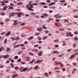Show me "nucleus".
Segmentation results:
<instances>
[{"mask_svg":"<svg viewBox=\"0 0 78 78\" xmlns=\"http://www.w3.org/2000/svg\"><path fill=\"white\" fill-rule=\"evenodd\" d=\"M17 14L18 15L17 16L18 17H22V16H21V15H23V13H18Z\"/></svg>","mask_w":78,"mask_h":78,"instance_id":"obj_1","label":"nucleus"},{"mask_svg":"<svg viewBox=\"0 0 78 78\" xmlns=\"http://www.w3.org/2000/svg\"><path fill=\"white\" fill-rule=\"evenodd\" d=\"M29 5H32V6H36L37 5H38V4L37 3H34L33 4H28Z\"/></svg>","mask_w":78,"mask_h":78,"instance_id":"obj_2","label":"nucleus"},{"mask_svg":"<svg viewBox=\"0 0 78 78\" xmlns=\"http://www.w3.org/2000/svg\"><path fill=\"white\" fill-rule=\"evenodd\" d=\"M43 53L42 51H39V53L38 54V56H42V54Z\"/></svg>","mask_w":78,"mask_h":78,"instance_id":"obj_3","label":"nucleus"},{"mask_svg":"<svg viewBox=\"0 0 78 78\" xmlns=\"http://www.w3.org/2000/svg\"><path fill=\"white\" fill-rule=\"evenodd\" d=\"M11 31L8 32L5 35V36H9V35H11Z\"/></svg>","mask_w":78,"mask_h":78,"instance_id":"obj_4","label":"nucleus"},{"mask_svg":"<svg viewBox=\"0 0 78 78\" xmlns=\"http://www.w3.org/2000/svg\"><path fill=\"white\" fill-rule=\"evenodd\" d=\"M43 61V60H37V62H36V64H38V63H40V62H42Z\"/></svg>","mask_w":78,"mask_h":78,"instance_id":"obj_5","label":"nucleus"},{"mask_svg":"<svg viewBox=\"0 0 78 78\" xmlns=\"http://www.w3.org/2000/svg\"><path fill=\"white\" fill-rule=\"evenodd\" d=\"M75 54H73L71 56H70L69 57V59H72V58H75Z\"/></svg>","mask_w":78,"mask_h":78,"instance_id":"obj_6","label":"nucleus"},{"mask_svg":"<svg viewBox=\"0 0 78 78\" xmlns=\"http://www.w3.org/2000/svg\"><path fill=\"white\" fill-rule=\"evenodd\" d=\"M15 14V13H12L11 15H9V17H14V16Z\"/></svg>","mask_w":78,"mask_h":78,"instance_id":"obj_7","label":"nucleus"},{"mask_svg":"<svg viewBox=\"0 0 78 78\" xmlns=\"http://www.w3.org/2000/svg\"><path fill=\"white\" fill-rule=\"evenodd\" d=\"M11 6L10 5H9L8 7H9L8 8V9H14V8L13 7Z\"/></svg>","mask_w":78,"mask_h":78,"instance_id":"obj_8","label":"nucleus"},{"mask_svg":"<svg viewBox=\"0 0 78 78\" xmlns=\"http://www.w3.org/2000/svg\"><path fill=\"white\" fill-rule=\"evenodd\" d=\"M18 75L17 74H16L14 75H13L12 76V77L13 78H15V77H16V76H17Z\"/></svg>","mask_w":78,"mask_h":78,"instance_id":"obj_9","label":"nucleus"},{"mask_svg":"<svg viewBox=\"0 0 78 78\" xmlns=\"http://www.w3.org/2000/svg\"><path fill=\"white\" fill-rule=\"evenodd\" d=\"M9 56V55H5L3 56V58H8Z\"/></svg>","mask_w":78,"mask_h":78,"instance_id":"obj_10","label":"nucleus"},{"mask_svg":"<svg viewBox=\"0 0 78 78\" xmlns=\"http://www.w3.org/2000/svg\"><path fill=\"white\" fill-rule=\"evenodd\" d=\"M8 8V7H4L2 9V11H6V9Z\"/></svg>","mask_w":78,"mask_h":78,"instance_id":"obj_11","label":"nucleus"},{"mask_svg":"<svg viewBox=\"0 0 78 78\" xmlns=\"http://www.w3.org/2000/svg\"><path fill=\"white\" fill-rule=\"evenodd\" d=\"M20 47V44H17L16 46H14V47L15 48H17V47Z\"/></svg>","mask_w":78,"mask_h":78,"instance_id":"obj_12","label":"nucleus"},{"mask_svg":"<svg viewBox=\"0 0 78 78\" xmlns=\"http://www.w3.org/2000/svg\"><path fill=\"white\" fill-rule=\"evenodd\" d=\"M47 3H45V2H42L41 3H40V5H45Z\"/></svg>","mask_w":78,"mask_h":78,"instance_id":"obj_13","label":"nucleus"},{"mask_svg":"<svg viewBox=\"0 0 78 78\" xmlns=\"http://www.w3.org/2000/svg\"><path fill=\"white\" fill-rule=\"evenodd\" d=\"M10 39L12 41H15V40H16V38L14 37H10Z\"/></svg>","mask_w":78,"mask_h":78,"instance_id":"obj_14","label":"nucleus"},{"mask_svg":"<svg viewBox=\"0 0 78 78\" xmlns=\"http://www.w3.org/2000/svg\"><path fill=\"white\" fill-rule=\"evenodd\" d=\"M47 37H48V36H45L43 38V40H45V39H47Z\"/></svg>","mask_w":78,"mask_h":78,"instance_id":"obj_15","label":"nucleus"},{"mask_svg":"<svg viewBox=\"0 0 78 78\" xmlns=\"http://www.w3.org/2000/svg\"><path fill=\"white\" fill-rule=\"evenodd\" d=\"M19 39H20L19 37L17 36L16 38H15V40H16V41H19Z\"/></svg>","mask_w":78,"mask_h":78,"instance_id":"obj_16","label":"nucleus"},{"mask_svg":"<svg viewBox=\"0 0 78 78\" xmlns=\"http://www.w3.org/2000/svg\"><path fill=\"white\" fill-rule=\"evenodd\" d=\"M37 30L38 31L41 32L42 31V30H42V29L40 28L39 29H37Z\"/></svg>","mask_w":78,"mask_h":78,"instance_id":"obj_17","label":"nucleus"},{"mask_svg":"<svg viewBox=\"0 0 78 78\" xmlns=\"http://www.w3.org/2000/svg\"><path fill=\"white\" fill-rule=\"evenodd\" d=\"M0 3H9V2L8 1L1 2H0Z\"/></svg>","mask_w":78,"mask_h":78,"instance_id":"obj_18","label":"nucleus"},{"mask_svg":"<svg viewBox=\"0 0 78 78\" xmlns=\"http://www.w3.org/2000/svg\"><path fill=\"white\" fill-rule=\"evenodd\" d=\"M37 68H38V65H37L34 68V70H36V69H37Z\"/></svg>","mask_w":78,"mask_h":78,"instance_id":"obj_19","label":"nucleus"},{"mask_svg":"<svg viewBox=\"0 0 78 78\" xmlns=\"http://www.w3.org/2000/svg\"><path fill=\"white\" fill-rule=\"evenodd\" d=\"M38 41H41L42 40V38L40 36L38 37Z\"/></svg>","mask_w":78,"mask_h":78,"instance_id":"obj_20","label":"nucleus"},{"mask_svg":"<svg viewBox=\"0 0 78 78\" xmlns=\"http://www.w3.org/2000/svg\"><path fill=\"white\" fill-rule=\"evenodd\" d=\"M53 53H54V54H55V53H59V52L57 51H55L53 52Z\"/></svg>","mask_w":78,"mask_h":78,"instance_id":"obj_21","label":"nucleus"},{"mask_svg":"<svg viewBox=\"0 0 78 78\" xmlns=\"http://www.w3.org/2000/svg\"><path fill=\"white\" fill-rule=\"evenodd\" d=\"M27 69H28V68H25L24 69H23V71L24 72H25V71H26V70H27Z\"/></svg>","mask_w":78,"mask_h":78,"instance_id":"obj_22","label":"nucleus"},{"mask_svg":"<svg viewBox=\"0 0 78 78\" xmlns=\"http://www.w3.org/2000/svg\"><path fill=\"white\" fill-rule=\"evenodd\" d=\"M10 5L11 6H14V4H13L12 3H10Z\"/></svg>","mask_w":78,"mask_h":78,"instance_id":"obj_23","label":"nucleus"},{"mask_svg":"<svg viewBox=\"0 0 78 78\" xmlns=\"http://www.w3.org/2000/svg\"><path fill=\"white\" fill-rule=\"evenodd\" d=\"M39 35H40V33H37L35 34V36H39Z\"/></svg>","mask_w":78,"mask_h":78,"instance_id":"obj_24","label":"nucleus"},{"mask_svg":"<svg viewBox=\"0 0 78 78\" xmlns=\"http://www.w3.org/2000/svg\"><path fill=\"white\" fill-rule=\"evenodd\" d=\"M74 39L75 41H78V38L76 37L74 38Z\"/></svg>","mask_w":78,"mask_h":78,"instance_id":"obj_25","label":"nucleus"},{"mask_svg":"<svg viewBox=\"0 0 78 78\" xmlns=\"http://www.w3.org/2000/svg\"><path fill=\"white\" fill-rule=\"evenodd\" d=\"M25 36H26V35L25 34H22L21 35V37H25Z\"/></svg>","mask_w":78,"mask_h":78,"instance_id":"obj_26","label":"nucleus"},{"mask_svg":"<svg viewBox=\"0 0 78 78\" xmlns=\"http://www.w3.org/2000/svg\"><path fill=\"white\" fill-rule=\"evenodd\" d=\"M64 21H65L64 22V23H66V22H68V20L66 19H64Z\"/></svg>","mask_w":78,"mask_h":78,"instance_id":"obj_27","label":"nucleus"},{"mask_svg":"<svg viewBox=\"0 0 78 78\" xmlns=\"http://www.w3.org/2000/svg\"><path fill=\"white\" fill-rule=\"evenodd\" d=\"M22 4H23V3L22 2H19L17 3V5H22Z\"/></svg>","mask_w":78,"mask_h":78,"instance_id":"obj_28","label":"nucleus"},{"mask_svg":"<svg viewBox=\"0 0 78 78\" xmlns=\"http://www.w3.org/2000/svg\"><path fill=\"white\" fill-rule=\"evenodd\" d=\"M65 2L66 1H65V0L60 1V2H61V3H65Z\"/></svg>","mask_w":78,"mask_h":78,"instance_id":"obj_29","label":"nucleus"},{"mask_svg":"<svg viewBox=\"0 0 78 78\" xmlns=\"http://www.w3.org/2000/svg\"><path fill=\"white\" fill-rule=\"evenodd\" d=\"M42 28L44 29V30H46L47 28H46V27H45V26H43L42 27Z\"/></svg>","mask_w":78,"mask_h":78,"instance_id":"obj_30","label":"nucleus"},{"mask_svg":"<svg viewBox=\"0 0 78 78\" xmlns=\"http://www.w3.org/2000/svg\"><path fill=\"white\" fill-rule=\"evenodd\" d=\"M18 58H19V57H18V56H15V57H14V59H18Z\"/></svg>","mask_w":78,"mask_h":78,"instance_id":"obj_31","label":"nucleus"},{"mask_svg":"<svg viewBox=\"0 0 78 78\" xmlns=\"http://www.w3.org/2000/svg\"><path fill=\"white\" fill-rule=\"evenodd\" d=\"M29 55H31V56H33V55H34V54L31 53V52H30L29 53Z\"/></svg>","mask_w":78,"mask_h":78,"instance_id":"obj_32","label":"nucleus"},{"mask_svg":"<svg viewBox=\"0 0 78 78\" xmlns=\"http://www.w3.org/2000/svg\"><path fill=\"white\" fill-rule=\"evenodd\" d=\"M7 51H10V50H11V49H10V48H7Z\"/></svg>","mask_w":78,"mask_h":78,"instance_id":"obj_33","label":"nucleus"},{"mask_svg":"<svg viewBox=\"0 0 78 78\" xmlns=\"http://www.w3.org/2000/svg\"><path fill=\"white\" fill-rule=\"evenodd\" d=\"M72 50V49L71 48L69 49H68L67 50V51H68V52H70V51H71Z\"/></svg>","mask_w":78,"mask_h":78,"instance_id":"obj_34","label":"nucleus"},{"mask_svg":"<svg viewBox=\"0 0 78 78\" xmlns=\"http://www.w3.org/2000/svg\"><path fill=\"white\" fill-rule=\"evenodd\" d=\"M43 15L44 16H48V14L47 13H44Z\"/></svg>","mask_w":78,"mask_h":78,"instance_id":"obj_35","label":"nucleus"},{"mask_svg":"<svg viewBox=\"0 0 78 78\" xmlns=\"http://www.w3.org/2000/svg\"><path fill=\"white\" fill-rule=\"evenodd\" d=\"M34 60H35L34 58L33 59V60H32V61L30 62V64L33 63V62H34Z\"/></svg>","mask_w":78,"mask_h":78,"instance_id":"obj_36","label":"nucleus"},{"mask_svg":"<svg viewBox=\"0 0 78 78\" xmlns=\"http://www.w3.org/2000/svg\"><path fill=\"white\" fill-rule=\"evenodd\" d=\"M10 65L12 67H14V65H13V64L12 63H11Z\"/></svg>","mask_w":78,"mask_h":78,"instance_id":"obj_37","label":"nucleus"},{"mask_svg":"<svg viewBox=\"0 0 78 78\" xmlns=\"http://www.w3.org/2000/svg\"><path fill=\"white\" fill-rule=\"evenodd\" d=\"M48 73H44V75H45L46 76H48Z\"/></svg>","mask_w":78,"mask_h":78,"instance_id":"obj_38","label":"nucleus"},{"mask_svg":"<svg viewBox=\"0 0 78 78\" xmlns=\"http://www.w3.org/2000/svg\"><path fill=\"white\" fill-rule=\"evenodd\" d=\"M60 15L59 14H58L57 15H55L54 16V17H57V16H59Z\"/></svg>","mask_w":78,"mask_h":78,"instance_id":"obj_39","label":"nucleus"},{"mask_svg":"<svg viewBox=\"0 0 78 78\" xmlns=\"http://www.w3.org/2000/svg\"><path fill=\"white\" fill-rule=\"evenodd\" d=\"M7 42V39H5L4 42V44H6Z\"/></svg>","mask_w":78,"mask_h":78,"instance_id":"obj_40","label":"nucleus"},{"mask_svg":"<svg viewBox=\"0 0 78 78\" xmlns=\"http://www.w3.org/2000/svg\"><path fill=\"white\" fill-rule=\"evenodd\" d=\"M20 46V47H24L25 45H24V44H22Z\"/></svg>","mask_w":78,"mask_h":78,"instance_id":"obj_41","label":"nucleus"},{"mask_svg":"<svg viewBox=\"0 0 78 78\" xmlns=\"http://www.w3.org/2000/svg\"><path fill=\"white\" fill-rule=\"evenodd\" d=\"M74 34H76V35L78 34V33L77 32H76V31H75L74 32Z\"/></svg>","mask_w":78,"mask_h":78,"instance_id":"obj_42","label":"nucleus"},{"mask_svg":"<svg viewBox=\"0 0 78 78\" xmlns=\"http://www.w3.org/2000/svg\"><path fill=\"white\" fill-rule=\"evenodd\" d=\"M47 3H49L50 2H51L50 0H47L46 1Z\"/></svg>","mask_w":78,"mask_h":78,"instance_id":"obj_43","label":"nucleus"},{"mask_svg":"<svg viewBox=\"0 0 78 78\" xmlns=\"http://www.w3.org/2000/svg\"><path fill=\"white\" fill-rule=\"evenodd\" d=\"M19 67H16L15 68V70H17L18 69H19Z\"/></svg>","mask_w":78,"mask_h":78,"instance_id":"obj_44","label":"nucleus"},{"mask_svg":"<svg viewBox=\"0 0 78 78\" xmlns=\"http://www.w3.org/2000/svg\"><path fill=\"white\" fill-rule=\"evenodd\" d=\"M22 53V51H20L19 52V53L18 54V55H20Z\"/></svg>","mask_w":78,"mask_h":78,"instance_id":"obj_45","label":"nucleus"},{"mask_svg":"<svg viewBox=\"0 0 78 78\" xmlns=\"http://www.w3.org/2000/svg\"><path fill=\"white\" fill-rule=\"evenodd\" d=\"M52 3H50L49 4V5H48L49 6H52Z\"/></svg>","mask_w":78,"mask_h":78,"instance_id":"obj_46","label":"nucleus"},{"mask_svg":"<svg viewBox=\"0 0 78 78\" xmlns=\"http://www.w3.org/2000/svg\"><path fill=\"white\" fill-rule=\"evenodd\" d=\"M1 3V5H2V6H3L4 5H5V4L4 3Z\"/></svg>","mask_w":78,"mask_h":78,"instance_id":"obj_47","label":"nucleus"},{"mask_svg":"<svg viewBox=\"0 0 78 78\" xmlns=\"http://www.w3.org/2000/svg\"><path fill=\"white\" fill-rule=\"evenodd\" d=\"M21 63L22 64H25V62H21Z\"/></svg>","mask_w":78,"mask_h":78,"instance_id":"obj_48","label":"nucleus"},{"mask_svg":"<svg viewBox=\"0 0 78 78\" xmlns=\"http://www.w3.org/2000/svg\"><path fill=\"white\" fill-rule=\"evenodd\" d=\"M62 16H58L56 17V19H58V18H61V17H62Z\"/></svg>","mask_w":78,"mask_h":78,"instance_id":"obj_49","label":"nucleus"},{"mask_svg":"<svg viewBox=\"0 0 78 78\" xmlns=\"http://www.w3.org/2000/svg\"><path fill=\"white\" fill-rule=\"evenodd\" d=\"M18 24V23H13V25H17Z\"/></svg>","mask_w":78,"mask_h":78,"instance_id":"obj_50","label":"nucleus"},{"mask_svg":"<svg viewBox=\"0 0 78 78\" xmlns=\"http://www.w3.org/2000/svg\"><path fill=\"white\" fill-rule=\"evenodd\" d=\"M9 20L8 19H7L6 20H5V22H8V21H9Z\"/></svg>","mask_w":78,"mask_h":78,"instance_id":"obj_51","label":"nucleus"},{"mask_svg":"<svg viewBox=\"0 0 78 78\" xmlns=\"http://www.w3.org/2000/svg\"><path fill=\"white\" fill-rule=\"evenodd\" d=\"M25 25V23H23L21 24H20V25Z\"/></svg>","mask_w":78,"mask_h":78,"instance_id":"obj_52","label":"nucleus"},{"mask_svg":"<svg viewBox=\"0 0 78 78\" xmlns=\"http://www.w3.org/2000/svg\"><path fill=\"white\" fill-rule=\"evenodd\" d=\"M17 62H20V61H21V59H19V60H17Z\"/></svg>","mask_w":78,"mask_h":78,"instance_id":"obj_53","label":"nucleus"},{"mask_svg":"<svg viewBox=\"0 0 78 78\" xmlns=\"http://www.w3.org/2000/svg\"><path fill=\"white\" fill-rule=\"evenodd\" d=\"M27 9H28V10H31V8L30 7H29V8H27Z\"/></svg>","mask_w":78,"mask_h":78,"instance_id":"obj_54","label":"nucleus"},{"mask_svg":"<svg viewBox=\"0 0 78 78\" xmlns=\"http://www.w3.org/2000/svg\"><path fill=\"white\" fill-rule=\"evenodd\" d=\"M2 49H3V48L2 47L0 48V52H1V51H2Z\"/></svg>","mask_w":78,"mask_h":78,"instance_id":"obj_55","label":"nucleus"},{"mask_svg":"<svg viewBox=\"0 0 78 78\" xmlns=\"http://www.w3.org/2000/svg\"><path fill=\"white\" fill-rule=\"evenodd\" d=\"M1 16H5V14L4 13H2L1 14Z\"/></svg>","mask_w":78,"mask_h":78,"instance_id":"obj_56","label":"nucleus"},{"mask_svg":"<svg viewBox=\"0 0 78 78\" xmlns=\"http://www.w3.org/2000/svg\"><path fill=\"white\" fill-rule=\"evenodd\" d=\"M42 42V41H40L37 42V43H39V44H41Z\"/></svg>","mask_w":78,"mask_h":78,"instance_id":"obj_57","label":"nucleus"},{"mask_svg":"<svg viewBox=\"0 0 78 78\" xmlns=\"http://www.w3.org/2000/svg\"><path fill=\"white\" fill-rule=\"evenodd\" d=\"M29 6L30 8H33V6L32 5H30Z\"/></svg>","mask_w":78,"mask_h":78,"instance_id":"obj_58","label":"nucleus"},{"mask_svg":"<svg viewBox=\"0 0 78 78\" xmlns=\"http://www.w3.org/2000/svg\"><path fill=\"white\" fill-rule=\"evenodd\" d=\"M66 5H67V3H64L63 6H66Z\"/></svg>","mask_w":78,"mask_h":78,"instance_id":"obj_59","label":"nucleus"},{"mask_svg":"<svg viewBox=\"0 0 78 78\" xmlns=\"http://www.w3.org/2000/svg\"><path fill=\"white\" fill-rule=\"evenodd\" d=\"M58 41H59L58 40H55L54 41V42H56Z\"/></svg>","mask_w":78,"mask_h":78,"instance_id":"obj_60","label":"nucleus"},{"mask_svg":"<svg viewBox=\"0 0 78 78\" xmlns=\"http://www.w3.org/2000/svg\"><path fill=\"white\" fill-rule=\"evenodd\" d=\"M56 21L57 22H59V20L58 19H56Z\"/></svg>","mask_w":78,"mask_h":78,"instance_id":"obj_61","label":"nucleus"},{"mask_svg":"<svg viewBox=\"0 0 78 78\" xmlns=\"http://www.w3.org/2000/svg\"><path fill=\"white\" fill-rule=\"evenodd\" d=\"M74 17H75V18H78V16L77 15H76L75 16H74Z\"/></svg>","mask_w":78,"mask_h":78,"instance_id":"obj_62","label":"nucleus"},{"mask_svg":"<svg viewBox=\"0 0 78 78\" xmlns=\"http://www.w3.org/2000/svg\"><path fill=\"white\" fill-rule=\"evenodd\" d=\"M33 37H31L29 38V39H33Z\"/></svg>","mask_w":78,"mask_h":78,"instance_id":"obj_63","label":"nucleus"},{"mask_svg":"<svg viewBox=\"0 0 78 78\" xmlns=\"http://www.w3.org/2000/svg\"><path fill=\"white\" fill-rule=\"evenodd\" d=\"M75 55H76H76H78V52H76L75 54Z\"/></svg>","mask_w":78,"mask_h":78,"instance_id":"obj_64","label":"nucleus"}]
</instances>
